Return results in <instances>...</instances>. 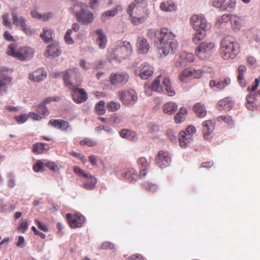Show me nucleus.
<instances>
[{
	"label": "nucleus",
	"mask_w": 260,
	"mask_h": 260,
	"mask_svg": "<svg viewBox=\"0 0 260 260\" xmlns=\"http://www.w3.org/2000/svg\"><path fill=\"white\" fill-rule=\"evenodd\" d=\"M175 38L176 35L166 27L161 28L157 35L155 41L165 55L169 54L170 50L174 52L177 49L178 44Z\"/></svg>",
	"instance_id": "1"
},
{
	"label": "nucleus",
	"mask_w": 260,
	"mask_h": 260,
	"mask_svg": "<svg viewBox=\"0 0 260 260\" xmlns=\"http://www.w3.org/2000/svg\"><path fill=\"white\" fill-rule=\"evenodd\" d=\"M240 51V45L234 38L228 36L220 43V54L224 60L234 59Z\"/></svg>",
	"instance_id": "2"
},
{
	"label": "nucleus",
	"mask_w": 260,
	"mask_h": 260,
	"mask_svg": "<svg viewBox=\"0 0 260 260\" xmlns=\"http://www.w3.org/2000/svg\"><path fill=\"white\" fill-rule=\"evenodd\" d=\"M88 6L82 2H77L71 7V12L75 15L77 21L83 25H88L93 22L94 16L88 9Z\"/></svg>",
	"instance_id": "3"
},
{
	"label": "nucleus",
	"mask_w": 260,
	"mask_h": 260,
	"mask_svg": "<svg viewBox=\"0 0 260 260\" xmlns=\"http://www.w3.org/2000/svg\"><path fill=\"white\" fill-rule=\"evenodd\" d=\"M142 0H135L131 3L128 7L127 12L131 17V22L135 25H139L145 21L148 17L146 14V16H140V11L142 8L140 6V2Z\"/></svg>",
	"instance_id": "4"
},
{
	"label": "nucleus",
	"mask_w": 260,
	"mask_h": 260,
	"mask_svg": "<svg viewBox=\"0 0 260 260\" xmlns=\"http://www.w3.org/2000/svg\"><path fill=\"white\" fill-rule=\"evenodd\" d=\"M7 53L9 55L15 57L20 60H27L34 56V50L28 47H22L16 49L14 44H11L8 48Z\"/></svg>",
	"instance_id": "5"
},
{
	"label": "nucleus",
	"mask_w": 260,
	"mask_h": 260,
	"mask_svg": "<svg viewBox=\"0 0 260 260\" xmlns=\"http://www.w3.org/2000/svg\"><path fill=\"white\" fill-rule=\"evenodd\" d=\"M133 48L127 41H119L115 48V60L118 62L128 58L132 54Z\"/></svg>",
	"instance_id": "6"
},
{
	"label": "nucleus",
	"mask_w": 260,
	"mask_h": 260,
	"mask_svg": "<svg viewBox=\"0 0 260 260\" xmlns=\"http://www.w3.org/2000/svg\"><path fill=\"white\" fill-rule=\"evenodd\" d=\"M75 173L84 178L83 186L87 190H92L95 187L97 182L96 179L89 173H86L84 170L78 167L74 168Z\"/></svg>",
	"instance_id": "7"
},
{
	"label": "nucleus",
	"mask_w": 260,
	"mask_h": 260,
	"mask_svg": "<svg viewBox=\"0 0 260 260\" xmlns=\"http://www.w3.org/2000/svg\"><path fill=\"white\" fill-rule=\"evenodd\" d=\"M214 47L215 44L213 42H204L196 47L195 53L199 58L205 60L209 58Z\"/></svg>",
	"instance_id": "8"
},
{
	"label": "nucleus",
	"mask_w": 260,
	"mask_h": 260,
	"mask_svg": "<svg viewBox=\"0 0 260 260\" xmlns=\"http://www.w3.org/2000/svg\"><path fill=\"white\" fill-rule=\"evenodd\" d=\"M12 16L13 24L18 27L26 35L32 36L36 34L35 30L26 24V20L24 17L15 12L12 13Z\"/></svg>",
	"instance_id": "9"
},
{
	"label": "nucleus",
	"mask_w": 260,
	"mask_h": 260,
	"mask_svg": "<svg viewBox=\"0 0 260 260\" xmlns=\"http://www.w3.org/2000/svg\"><path fill=\"white\" fill-rule=\"evenodd\" d=\"M202 71L193 68H187L183 70L179 74L178 78L182 82L186 83L192 78L199 79L202 76Z\"/></svg>",
	"instance_id": "10"
},
{
	"label": "nucleus",
	"mask_w": 260,
	"mask_h": 260,
	"mask_svg": "<svg viewBox=\"0 0 260 260\" xmlns=\"http://www.w3.org/2000/svg\"><path fill=\"white\" fill-rule=\"evenodd\" d=\"M118 95L120 101L125 105H134L138 100L136 92L132 89L119 92Z\"/></svg>",
	"instance_id": "11"
},
{
	"label": "nucleus",
	"mask_w": 260,
	"mask_h": 260,
	"mask_svg": "<svg viewBox=\"0 0 260 260\" xmlns=\"http://www.w3.org/2000/svg\"><path fill=\"white\" fill-rule=\"evenodd\" d=\"M154 72L153 68L150 64L144 62L135 70V74L143 80H146L152 76Z\"/></svg>",
	"instance_id": "12"
},
{
	"label": "nucleus",
	"mask_w": 260,
	"mask_h": 260,
	"mask_svg": "<svg viewBox=\"0 0 260 260\" xmlns=\"http://www.w3.org/2000/svg\"><path fill=\"white\" fill-rule=\"evenodd\" d=\"M190 24L196 30H207L208 24L206 18L202 14L193 15L190 19Z\"/></svg>",
	"instance_id": "13"
},
{
	"label": "nucleus",
	"mask_w": 260,
	"mask_h": 260,
	"mask_svg": "<svg viewBox=\"0 0 260 260\" xmlns=\"http://www.w3.org/2000/svg\"><path fill=\"white\" fill-rule=\"evenodd\" d=\"M79 85H75L74 86L75 89H70L71 90L73 91L72 93V97L73 101L77 103L80 104L84 102L87 99V94L85 91V90L83 88H79L78 86Z\"/></svg>",
	"instance_id": "14"
},
{
	"label": "nucleus",
	"mask_w": 260,
	"mask_h": 260,
	"mask_svg": "<svg viewBox=\"0 0 260 260\" xmlns=\"http://www.w3.org/2000/svg\"><path fill=\"white\" fill-rule=\"evenodd\" d=\"M155 163L159 168H166L170 165L171 158L166 151H159L155 157Z\"/></svg>",
	"instance_id": "15"
},
{
	"label": "nucleus",
	"mask_w": 260,
	"mask_h": 260,
	"mask_svg": "<svg viewBox=\"0 0 260 260\" xmlns=\"http://www.w3.org/2000/svg\"><path fill=\"white\" fill-rule=\"evenodd\" d=\"M66 217L72 228H77L81 226L85 220L84 217L82 215H73L70 214H67Z\"/></svg>",
	"instance_id": "16"
},
{
	"label": "nucleus",
	"mask_w": 260,
	"mask_h": 260,
	"mask_svg": "<svg viewBox=\"0 0 260 260\" xmlns=\"http://www.w3.org/2000/svg\"><path fill=\"white\" fill-rule=\"evenodd\" d=\"M215 125V122L213 120H208L203 122V133L205 140H209L211 138V135L214 129Z\"/></svg>",
	"instance_id": "17"
},
{
	"label": "nucleus",
	"mask_w": 260,
	"mask_h": 260,
	"mask_svg": "<svg viewBox=\"0 0 260 260\" xmlns=\"http://www.w3.org/2000/svg\"><path fill=\"white\" fill-rule=\"evenodd\" d=\"M161 80L162 91L164 89L165 92L168 95L171 96L174 95L176 92L172 87L170 78L166 76H161Z\"/></svg>",
	"instance_id": "18"
},
{
	"label": "nucleus",
	"mask_w": 260,
	"mask_h": 260,
	"mask_svg": "<svg viewBox=\"0 0 260 260\" xmlns=\"http://www.w3.org/2000/svg\"><path fill=\"white\" fill-rule=\"evenodd\" d=\"M47 73L42 69H39L29 75V79L35 82H41L47 77Z\"/></svg>",
	"instance_id": "19"
},
{
	"label": "nucleus",
	"mask_w": 260,
	"mask_h": 260,
	"mask_svg": "<svg viewBox=\"0 0 260 260\" xmlns=\"http://www.w3.org/2000/svg\"><path fill=\"white\" fill-rule=\"evenodd\" d=\"M48 125L62 131H67L70 127L67 121L61 119H51L49 121Z\"/></svg>",
	"instance_id": "20"
},
{
	"label": "nucleus",
	"mask_w": 260,
	"mask_h": 260,
	"mask_svg": "<svg viewBox=\"0 0 260 260\" xmlns=\"http://www.w3.org/2000/svg\"><path fill=\"white\" fill-rule=\"evenodd\" d=\"M12 81V78L6 75H2L0 76V94L4 95L7 93L8 86Z\"/></svg>",
	"instance_id": "21"
},
{
	"label": "nucleus",
	"mask_w": 260,
	"mask_h": 260,
	"mask_svg": "<svg viewBox=\"0 0 260 260\" xmlns=\"http://www.w3.org/2000/svg\"><path fill=\"white\" fill-rule=\"evenodd\" d=\"M137 46L138 49V51L142 54L147 53L150 49V46L147 40L143 37L138 38Z\"/></svg>",
	"instance_id": "22"
},
{
	"label": "nucleus",
	"mask_w": 260,
	"mask_h": 260,
	"mask_svg": "<svg viewBox=\"0 0 260 260\" xmlns=\"http://www.w3.org/2000/svg\"><path fill=\"white\" fill-rule=\"evenodd\" d=\"M46 51L47 53L46 57L52 56L53 57L58 56L61 52L58 44L56 42L49 45L47 48Z\"/></svg>",
	"instance_id": "23"
},
{
	"label": "nucleus",
	"mask_w": 260,
	"mask_h": 260,
	"mask_svg": "<svg viewBox=\"0 0 260 260\" xmlns=\"http://www.w3.org/2000/svg\"><path fill=\"white\" fill-rule=\"evenodd\" d=\"M138 165L140 168V176L143 177L147 173V170L149 167V164L147 159L144 157H141L138 160Z\"/></svg>",
	"instance_id": "24"
},
{
	"label": "nucleus",
	"mask_w": 260,
	"mask_h": 260,
	"mask_svg": "<svg viewBox=\"0 0 260 260\" xmlns=\"http://www.w3.org/2000/svg\"><path fill=\"white\" fill-rule=\"evenodd\" d=\"M233 102L230 98H225L219 101L218 109L219 110L229 111L233 107Z\"/></svg>",
	"instance_id": "25"
},
{
	"label": "nucleus",
	"mask_w": 260,
	"mask_h": 260,
	"mask_svg": "<svg viewBox=\"0 0 260 260\" xmlns=\"http://www.w3.org/2000/svg\"><path fill=\"white\" fill-rule=\"evenodd\" d=\"M192 141V136L187 135L185 131H181L179 135V141L181 147H185Z\"/></svg>",
	"instance_id": "26"
},
{
	"label": "nucleus",
	"mask_w": 260,
	"mask_h": 260,
	"mask_svg": "<svg viewBox=\"0 0 260 260\" xmlns=\"http://www.w3.org/2000/svg\"><path fill=\"white\" fill-rule=\"evenodd\" d=\"M95 32L98 35L96 43L98 44L99 48L101 49H105L107 44V39L106 36L103 33L102 29L96 30Z\"/></svg>",
	"instance_id": "27"
},
{
	"label": "nucleus",
	"mask_w": 260,
	"mask_h": 260,
	"mask_svg": "<svg viewBox=\"0 0 260 260\" xmlns=\"http://www.w3.org/2000/svg\"><path fill=\"white\" fill-rule=\"evenodd\" d=\"M250 93L248 94L246 96L247 102L246 103V106L248 109L253 111L256 107L255 95L253 91L251 90L249 91Z\"/></svg>",
	"instance_id": "28"
},
{
	"label": "nucleus",
	"mask_w": 260,
	"mask_h": 260,
	"mask_svg": "<svg viewBox=\"0 0 260 260\" xmlns=\"http://www.w3.org/2000/svg\"><path fill=\"white\" fill-rule=\"evenodd\" d=\"M122 176L130 181H136L138 178L137 171L132 168L128 169L125 172L122 173Z\"/></svg>",
	"instance_id": "29"
},
{
	"label": "nucleus",
	"mask_w": 260,
	"mask_h": 260,
	"mask_svg": "<svg viewBox=\"0 0 260 260\" xmlns=\"http://www.w3.org/2000/svg\"><path fill=\"white\" fill-rule=\"evenodd\" d=\"M160 9L165 12H172L176 11L177 7L172 1L169 0L162 2L160 5Z\"/></svg>",
	"instance_id": "30"
},
{
	"label": "nucleus",
	"mask_w": 260,
	"mask_h": 260,
	"mask_svg": "<svg viewBox=\"0 0 260 260\" xmlns=\"http://www.w3.org/2000/svg\"><path fill=\"white\" fill-rule=\"evenodd\" d=\"M162 109L164 113L169 115H172L177 111L178 106L176 103L170 102L166 103L162 106Z\"/></svg>",
	"instance_id": "31"
},
{
	"label": "nucleus",
	"mask_w": 260,
	"mask_h": 260,
	"mask_svg": "<svg viewBox=\"0 0 260 260\" xmlns=\"http://www.w3.org/2000/svg\"><path fill=\"white\" fill-rule=\"evenodd\" d=\"M231 83V80L229 78L226 77L222 81H220L217 82L215 80H211L209 84L211 87H216L218 89H222L224 88L226 86L230 84Z\"/></svg>",
	"instance_id": "32"
},
{
	"label": "nucleus",
	"mask_w": 260,
	"mask_h": 260,
	"mask_svg": "<svg viewBox=\"0 0 260 260\" xmlns=\"http://www.w3.org/2000/svg\"><path fill=\"white\" fill-rule=\"evenodd\" d=\"M230 21L233 29L235 30H239L243 23L242 18L236 15H232L230 18Z\"/></svg>",
	"instance_id": "33"
},
{
	"label": "nucleus",
	"mask_w": 260,
	"mask_h": 260,
	"mask_svg": "<svg viewBox=\"0 0 260 260\" xmlns=\"http://www.w3.org/2000/svg\"><path fill=\"white\" fill-rule=\"evenodd\" d=\"M193 110L198 117H204L207 114L205 107L201 103L196 104L193 107Z\"/></svg>",
	"instance_id": "34"
},
{
	"label": "nucleus",
	"mask_w": 260,
	"mask_h": 260,
	"mask_svg": "<svg viewBox=\"0 0 260 260\" xmlns=\"http://www.w3.org/2000/svg\"><path fill=\"white\" fill-rule=\"evenodd\" d=\"M129 79V76L127 73L122 72L115 74V84L120 83L124 84Z\"/></svg>",
	"instance_id": "35"
},
{
	"label": "nucleus",
	"mask_w": 260,
	"mask_h": 260,
	"mask_svg": "<svg viewBox=\"0 0 260 260\" xmlns=\"http://www.w3.org/2000/svg\"><path fill=\"white\" fill-rule=\"evenodd\" d=\"M120 136L131 141H136L137 139V134L132 130L123 129L120 132Z\"/></svg>",
	"instance_id": "36"
},
{
	"label": "nucleus",
	"mask_w": 260,
	"mask_h": 260,
	"mask_svg": "<svg viewBox=\"0 0 260 260\" xmlns=\"http://www.w3.org/2000/svg\"><path fill=\"white\" fill-rule=\"evenodd\" d=\"M238 81L242 87H245L246 82L244 79V74L246 72V68L243 65H240L238 67Z\"/></svg>",
	"instance_id": "37"
},
{
	"label": "nucleus",
	"mask_w": 260,
	"mask_h": 260,
	"mask_svg": "<svg viewBox=\"0 0 260 260\" xmlns=\"http://www.w3.org/2000/svg\"><path fill=\"white\" fill-rule=\"evenodd\" d=\"M187 114V110L185 107H181L179 112L175 115L174 120L176 123H180L183 122L186 118Z\"/></svg>",
	"instance_id": "38"
},
{
	"label": "nucleus",
	"mask_w": 260,
	"mask_h": 260,
	"mask_svg": "<svg viewBox=\"0 0 260 260\" xmlns=\"http://www.w3.org/2000/svg\"><path fill=\"white\" fill-rule=\"evenodd\" d=\"M196 31L197 32L192 35V40L194 44H198L206 37V30H200Z\"/></svg>",
	"instance_id": "39"
},
{
	"label": "nucleus",
	"mask_w": 260,
	"mask_h": 260,
	"mask_svg": "<svg viewBox=\"0 0 260 260\" xmlns=\"http://www.w3.org/2000/svg\"><path fill=\"white\" fill-rule=\"evenodd\" d=\"M62 73L63 74V80L65 86L69 89H75L74 86H75V85L70 80V79L71 78V74L69 70H66L64 72H62Z\"/></svg>",
	"instance_id": "40"
},
{
	"label": "nucleus",
	"mask_w": 260,
	"mask_h": 260,
	"mask_svg": "<svg viewBox=\"0 0 260 260\" xmlns=\"http://www.w3.org/2000/svg\"><path fill=\"white\" fill-rule=\"evenodd\" d=\"M43 31L44 33L41 34L40 36L42 39L47 43L52 41L53 30L51 29L44 28L43 29Z\"/></svg>",
	"instance_id": "41"
},
{
	"label": "nucleus",
	"mask_w": 260,
	"mask_h": 260,
	"mask_svg": "<svg viewBox=\"0 0 260 260\" xmlns=\"http://www.w3.org/2000/svg\"><path fill=\"white\" fill-rule=\"evenodd\" d=\"M161 75L157 77L153 81L151 88L154 91L161 92L162 91L161 85H160Z\"/></svg>",
	"instance_id": "42"
},
{
	"label": "nucleus",
	"mask_w": 260,
	"mask_h": 260,
	"mask_svg": "<svg viewBox=\"0 0 260 260\" xmlns=\"http://www.w3.org/2000/svg\"><path fill=\"white\" fill-rule=\"evenodd\" d=\"M180 58L184 63L192 62L194 59V55L192 53L183 52L180 55Z\"/></svg>",
	"instance_id": "43"
},
{
	"label": "nucleus",
	"mask_w": 260,
	"mask_h": 260,
	"mask_svg": "<svg viewBox=\"0 0 260 260\" xmlns=\"http://www.w3.org/2000/svg\"><path fill=\"white\" fill-rule=\"evenodd\" d=\"M142 185L145 190L151 192H155L158 189L157 186L155 184H153L149 182H144L142 184Z\"/></svg>",
	"instance_id": "44"
},
{
	"label": "nucleus",
	"mask_w": 260,
	"mask_h": 260,
	"mask_svg": "<svg viewBox=\"0 0 260 260\" xmlns=\"http://www.w3.org/2000/svg\"><path fill=\"white\" fill-rule=\"evenodd\" d=\"M8 179L7 185L10 188H13L15 186V175L13 172H9L7 174Z\"/></svg>",
	"instance_id": "45"
},
{
	"label": "nucleus",
	"mask_w": 260,
	"mask_h": 260,
	"mask_svg": "<svg viewBox=\"0 0 260 260\" xmlns=\"http://www.w3.org/2000/svg\"><path fill=\"white\" fill-rule=\"evenodd\" d=\"M105 102L103 101H99L95 106L96 112L99 115H104L105 113Z\"/></svg>",
	"instance_id": "46"
},
{
	"label": "nucleus",
	"mask_w": 260,
	"mask_h": 260,
	"mask_svg": "<svg viewBox=\"0 0 260 260\" xmlns=\"http://www.w3.org/2000/svg\"><path fill=\"white\" fill-rule=\"evenodd\" d=\"M36 110L38 112V113H39L40 114H42L45 116H48L49 114L48 109L45 106V105L42 103L39 104L37 107Z\"/></svg>",
	"instance_id": "47"
},
{
	"label": "nucleus",
	"mask_w": 260,
	"mask_h": 260,
	"mask_svg": "<svg viewBox=\"0 0 260 260\" xmlns=\"http://www.w3.org/2000/svg\"><path fill=\"white\" fill-rule=\"evenodd\" d=\"M44 165V160H37L36 163L33 166V170L35 172H43L45 170Z\"/></svg>",
	"instance_id": "48"
},
{
	"label": "nucleus",
	"mask_w": 260,
	"mask_h": 260,
	"mask_svg": "<svg viewBox=\"0 0 260 260\" xmlns=\"http://www.w3.org/2000/svg\"><path fill=\"white\" fill-rule=\"evenodd\" d=\"M44 160V165L45 167H47L54 172H56L58 171V166L55 162L53 161H49L46 160Z\"/></svg>",
	"instance_id": "49"
},
{
	"label": "nucleus",
	"mask_w": 260,
	"mask_h": 260,
	"mask_svg": "<svg viewBox=\"0 0 260 260\" xmlns=\"http://www.w3.org/2000/svg\"><path fill=\"white\" fill-rule=\"evenodd\" d=\"M81 145H87L89 147L95 146L97 145V142L93 139L90 138H86L80 142Z\"/></svg>",
	"instance_id": "50"
},
{
	"label": "nucleus",
	"mask_w": 260,
	"mask_h": 260,
	"mask_svg": "<svg viewBox=\"0 0 260 260\" xmlns=\"http://www.w3.org/2000/svg\"><path fill=\"white\" fill-rule=\"evenodd\" d=\"M236 0H229L226 4L225 7H223V9L227 10L229 12L233 11L236 7Z\"/></svg>",
	"instance_id": "51"
},
{
	"label": "nucleus",
	"mask_w": 260,
	"mask_h": 260,
	"mask_svg": "<svg viewBox=\"0 0 260 260\" xmlns=\"http://www.w3.org/2000/svg\"><path fill=\"white\" fill-rule=\"evenodd\" d=\"M217 120L219 122L223 121L230 124L233 123L232 118L229 115H221L217 118Z\"/></svg>",
	"instance_id": "52"
},
{
	"label": "nucleus",
	"mask_w": 260,
	"mask_h": 260,
	"mask_svg": "<svg viewBox=\"0 0 260 260\" xmlns=\"http://www.w3.org/2000/svg\"><path fill=\"white\" fill-rule=\"evenodd\" d=\"M72 33V30L69 29L67 30L65 36H64V40L68 44H72L73 43L74 41L71 38V36Z\"/></svg>",
	"instance_id": "53"
},
{
	"label": "nucleus",
	"mask_w": 260,
	"mask_h": 260,
	"mask_svg": "<svg viewBox=\"0 0 260 260\" xmlns=\"http://www.w3.org/2000/svg\"><path fill=\"white\" fill-rule=\"evenodd\" d=\"M17 122L19 124H22L26 121L28 118L27 114H22L15 117Z\"/></svg>",
	"instance_id": "54"
},
{
	"label": "nucleus",
	"mask_w": 260,
	"mask_h": 260,
	"mask_svg": "<svg viewBox=\"0 0 260 260\" xmlns=\"http://www.w3.org/2000/svg\"><path fill=\"white\" fill-rule=\"evenodd\" d=\"M44 146L42 144H36L33 147V151L35 153H41L43 152Z\"/></svg>",
	"instance_id": "55"
},
{
	"label": "nucleus",
	"mask_w": 260,
	"mask_h": 260,
	"mask_svg": "<svg viewBox=\"0 0 260 260\" xmlns=\"http://www.w3.org/2000/svg\"><path fill=\"white\" fill-rule=\"evenodd\" d=\"M114 16V11H108L105 12L102 15V21L103 22H105L109 17H112Z\"/></svg>",
	"instance_id": "56"
},
{
	"label": "nucleus",
	"mask_w": 260,
	"mask_h": 260,
	"mask_svg": "<svg viewBox=\"0 0 260 260\" xmlns=\"http://www.w3.org/2000/svg\"><path fill=\"white\" fill-rule=\"evenodd\" d=\"M259 83H260L259 79L256 78L255 79L254 84L251 85V86H248V87L247 88L248 91L251 90V91H254L257 89V88L258 87V86L259 85Z\"/></svg>",
	"instance_id": "57"
},
{
	"label": "nucleus",
	"mask_w": 260,
	"mask_h": 260,
	"mask_svg": "<svg viewBox=\"0 0 260 260\" xmlns=\"http://www.w3.org/2000/svg\"><path fill=\"white\" fill-rule=\"evenodd\" d=\"M27 229L28 224L25 221L22 222L18 227V230L21 231L22 233H24Z\"/></svg>",
	"instance_id": "58"
},
{
	"label": "nucleus",
	"mask_w": 260,
	"mask_h": 260,
	"mask_svg": "<svg viewBox=\"0 0 260 260\" xmlns=\"http://www.w3.org/2000/svg\"><path fill=\"white\" fill-rule=\"evenodd\" d=\"M9 14L5 13L3 16V20L4 24L7 26L10 27L11 25V22L9 20Z\"/></svg>",
	"instance_id": "59"
},
{
	"label": "nucleus",
	"mask_w": 260,
	"mask_h": 260,
	"mask_svg": "<svg viewBox=\"0 0 260 260\" xmlns=\"http://www.w3.org/2000/svg\"><path fill=\"white\" fill-rule=\"evenodd\" d=\"M125 260H144L142 255L139 254H135Z\"/></svg>",
	"instance_id": "60"
},
{
	"label": "nucleus",
	"mask_w": 260,
	"mask_h": 260,
	"mask_svg": "<svg viewBox=\"0 0 260 260\" xmlns=\"http://www.w3.org/2000/svg\"><path fill=\"white\" fill-rule=\"evenodd\" d=\"M36 222L37 223L38 228L40 230H41L44 232H47L48 231L47 226L44 223L39 221L37 219L36 220Z\"/></svg>",
	"instance_id": "61"
},
{
	"label": "nucleus",
	"mask_w": 260,
	"mask_h": 260,
	"mask_svg": "<svg viewBox=\"0 0 260 260\" xmlns=\"http://www.w3.org/2000/svg\"><path fill=\"white\" fill-rule=\"evenodd\" d=\"M28 117L31 118L35 120H40L42 119V117L39 116L37 113L34 112H29L28 114Z\"/></svg>",
	"instance_id": "62"
},
{
	"label": "nucleus",
	"mask_w": 260,
	"mask_h": 260,
	"mask_svg": "<svg viewBox=\"0 0 260 260\" xmlns=\"http://www.w3.org/2000/svg\"><path fill=\"white\" fill-rule=\"evenodd\" d=\"M70 154L72 156H74L75 157L78 158L79 159H80L81 160H82L83 161L85 160L84 156L82 154H81V153H78V152L73 151L70 152Z\"/></svg>",
	"instance_id": "63"
},
{
	"label": "nucleus",
	"mask_w": 260,
	"mask_h": 260,
	"mask_svg": "<svg viewBox=\"0 0 260 260\" xmlns=\"http://www.w3.org/2000/svg\"><path fill=\"white\" fill-rule=\"evenodd\" d=\"M196 132V129L195 127L192 125H190L188 126L186 129L185 132H186L187 135H189V136H191L192 135L194 134Z\"/></svg>",
	"instance_id": "64"
}]
</instances>
